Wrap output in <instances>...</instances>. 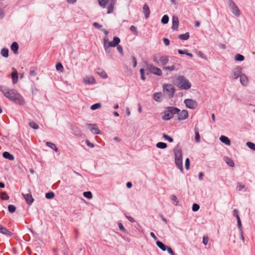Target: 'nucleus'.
I'll return each mask as SVG.
<instances>
[{
    "mask_svg": "<svg viewBox=\"0 0 255 255\" xmlns=\"http://www.w3.org/2000/svg\"><path fill=\"white\" fill-rule=\"evenodd\" d=\"M169 21V17L167 15H164L161 19V22L163 24H166Z\"/></svg>",
    "mask_w": 255,
    "mask_h": 255,
    "instance_id": "f704fd0d",
    "label": "nucleus"
},
{
    "mask_svg": "<svg viewBox=\"0 0 255 255\" xmlns=\"http://www.w3.org/2000/svg\"><path fill=\"white\" fill-rule=\"evenodd\" d=\"M29 126L33 128V129H38L39 128V126L36 124L35 122H31L29 123Z\"/></svg>",
    "mask_w": 255,
    "mask_h": 255,
    "instance_id": "e433bc0d",
    "label": "nucleus"
},
{
    "mask_svg": "<svg viewBox=\"0 0 255 255\" xmlns=\"http://www.w3.org/2000/svg\"><path fill=\"white\" fill-rule=\"evenodd\" d=\"M99 5L105 8L107 5L108 13L113 12L116 0H98Z\"/></svg>",
    "mask_w": 255,
    "mask_h": 255,
    "instance_id": "39448f33",
    "label": "nucleus"
},
{
    "mask_svg": "<svg viewBox=\"0 0 255 255\" xmlns=\"http://www.w3.org/2000/svg\"><path fill=\"white\" fill-rule=\"evenodd\" d=\"M172 29L174 30H177L179 25V19L176 16H173L172 19Z\"/></svg>",
    "mask_w": 255,
    "mask_h": 255,
    "instance_id": "dca6fc26",
    "label": "nucleus"
},
{
    "mask_svg": "<svg viewBox=\"0 0 255 255\" xmlns=\"http://www.w3.org/2000/svg\"><path fill=\"white\" fill-rule=\"evenodd\" d=\"M1 54L4 57L8 56V49L7 48H2L1 50Z\"/></svg>",
    "mask_w": 255,
    "mask_h": 255,
    "instance_id": "7c9ffc66",
    "label": "nucleus"
},
{
    "mask_svg": "<svg viewBox=\"0 0 255 255\" xmlns=\"http://www.w3.org/2000/svg\"><path fill=\"white\" fill-rule=\"evenodd\" d=\"M143 11L144 13L145 18H148L150 14V10L148 6L146 4H145L143 5Z\"/></svg>",
    "mask_w": 255,
    "mask_h": 255,
    "instance_id": "412c9836",
    "label": "nucleus"
},
{
    "mask_svg": "<svg viewBox=\"0 0 255 255\" xmlns=\"http://www.w3.org/2000/svg\"><path fill=\"white\" fill-rule=\"evenodd\" d=\"M178 119L179 121L185 120L188 117V112L187 110H184L178 113Z\"/></svg>",
    "mask_w": 255,
    "mask_h": 255,
    "instance_id": "4468645a",
    "label": "nucleus"
},
{
    "mask_svg": "<svg viewBox=\"0 0 255 255\" xmlns=\"http://www.w3.org/2000/svg\"><path fill=\"white\" fill-rule=\"evenodd\" d=\"M171 199L172 201L173 204L177 206L178 203V200L177 199V198L175 195H172L171 197Z\"/></svg>",
    "mask_w": 255,
    "mask_h": 255,
    "instance_id": "72a5a7b5",
    "label": "nucleus"
},
{
    "mask_svg": "<svg viewBox=\"0 0 255 255\" xmlns=\"http://www.w3.org/2000/svg\"><path fill=\"white\" fill-rule=\"evenodd\" d=\"M97 73L102 78L106 79L108 77L106 73L101 69H98L97 70Z\"/></svg>",
    "mask_w": 255,
    "mask_h": 255,
    "instance_id": "b1692460",
    "label": "nucleus"
},
{
    "mask_svg": "<svg viewBox=\"0 0 255 255\" xmlns=\"http://www.w3.org/2000/svg\"><path fill=\"white\" fill-rule=\"evenodd\" d=\"M242 68L238 66L234 68L232 71V77L233 79H237L242 75Z\"/></svg>",
    "mask_w": 255,
    "mask_h": 255,
    "instance_id": "9b49d317",
    "label": "nucleus"
},
{
    "mask_svg": "<svg viewBox=\"0 0 255 255\" xmlns=\"http://www.w3.org/2000/svg\"><path fill=\"white\" fill-rule=\"evenodd\" d=\"M0 91L10 101L20 105L24 104V101L22 97L16 90L0 86Z\"/></svg>",
    "mask_w": 255,
    "mask_h": 255,
    "instance_id": "f257e3e1",
    "label": "nucleus"
},
{
    "mask_svg": "<svg viewBox=\"0 0 255 255\" xmlns=\"http://www.w3.org/2000/svg\"><path fill=\"white\" fill-rule=\"evenodd\" d=\"M229 6L231 9L232 12L237 16L240 15V10L233 0H229Z\"/></svg>",
    "mask_w": 255,
    "mask_h": 255,
    "instance_id": "6e6552de",
    "label": "nucleus"
},
{
    "mask_svg": "<svg viewBox=\"0 0 255 255\" xmlns=\"http://www.w3.org/2000/svg\"><path fill=\"white\" fill-rule=\"evenodd\" d=\"M244 56L240 54H238L235 56V60L236 61H242L244 60Z\"/></svg>",
    "mask_w": 255,
    "mask_h": 255,
    "instance_id": "4c0bfd02",
    "label": "nucleus"
},
{
    "mask_svg": "<svg viewBox=\"0 0 255 255\" xmlns=\"http://www.w3.org/2000/svg\"><path fill=\"white\" fill-rule=\"evenodd\" d=\"M166 250H167L168 253L170 255H175L174 252L173 251L172 249L170 247L167 246Z\"/></svg>",
    "mask_w": 255,
    "mask_h": 255,
    "instance_id": "5fc2aeb1",
    "label": "nucleus"
},
{
    "mask_svg": "<svg viewBox=\"0 0 255 255\" xmlns=\"http://www.w3.org/2000/svg\"><path fill=\"white\" fill-rule=\"evenodd\" d=\"M86 143L87 145L88 146L90 147L93 148V147H94V144H93L92 143L90 142V141L88 140H86Z\"/></svg>",
    "mask_w": 255,
    "mask_h": 255,
    "instance_id": "052dcab7",
    "label": "nucleus"
},
{
    "mask_svg": "<svg viewBox=\"0 0 255 255\" xmlns=\"http://www.w3.org/2000/svg\"><path fill=\"white\" fill-rule=\"evenodd\" d=\"M11 77L12 79V83L13 84L17 83L18 81V75L17 70L14 68H12Z\"/></svg>",
    "mask_w": 255,
    "mask_h": 255,
    "instance_id": "f8f14e48",
    "label": "nucleus"
},
{
    "mask_svg": "<svg viewBox=\"0 0 255 255\" xmlns=\"http://www.w3.org/2000/svg\"><path fill=\"white\" fill-rule=\"evenodd\" d=\"M0 198L3 200H8L9 197V196L6 194V192H0Z\"/></svg>",
    "mask_w": 255,
    "mask_h": 255,
    "instance_id": "473e14b6",
    "label": "nucleus"
},
{
    "mask_svg": "<svg viewBox=\"0 0 255 255\" xmlns=\"http://www.w3.org/2000/svg\"><path fill=\"white\" fill-rule=\"evenodd\" d=\"M247 145L251 149L255 151V144L253 142L248 141L246 143Z\"/></svg>",
    "mask_w": 255,
    "mask_h": 255,
    "instance_id": "c9c22d12",
    "label": "nucleus"
},
{
    "mask_svg": "<svg viewBox=\"0 0 255 255\" xmlns=\"http://www.w3.org/2000/svg\"><path fill=\"white\" fill-rule=\"evenodd\" d=\"M237 223H238V227L240 230V231H243L242 230V223L240 217H238V219H237Z\"/></svg>",
    "mask_w": 255,
    "mask_h": 255,
    "instance_id": "8fccbe9b",
    "label": "nucleus"
},
{
    "mask_svg": "<svg viewBox=\"0 0 255 255\" xmlns=\"http://www.w3.org/2000/svg\"><path fill=\"white\" fill-rule=\"evenodd\" d=\"M200 208V206L198 204L196 203H194L192 206V210L194 212H196L199 210Z\"/></svg>",
    "mask_w": 255,
    "mask_h": 255,
    "instance_id": "37998d69",
    "label": "nucleus"
},
{
    "mask_svg": "<svg viewBox=\"0 0 255 255\" xmlns=\"http://www.w3.org/2000/svg\"><path fill=\"white\" fill-rule=\"evenodd\" d=\"M162 94L161 93H155L153 94L154 100L158 102H160L162 101Z\"/></svg>",
    "mask_w": 255,
    "mask_h": 255,
    "instance_id": "4be33fe9",
    "label": "nucleus"
},
{
    "mask_svg": "<svg viewBox=\"0 0 255 255\" xmlns=\"http://www.w3.org/2000/svg\"><path fill=\"white\" fill-rule=\"evenodd\" d=\"M156 245L158 246V248H159L161 250H162L163 251H165L166 250L167 246L165 245L163 243L159 241H156Z\"/></svg>",
    "mask_w": 255,
    "mask_h": 255,
    "instance_id": "bb28decb",
    "label": "nucleus"
},
{
    "mask_svg": "<svg viewBox=\"0 0 255 255\" xmlns=\"http://www.w3.org/2000/svg\"><path fill=\"white\" fill-rule=\"evenodd\" d=\"M0 233L8 236H10L12 234L10 231L7 230L5 228H4L1 225H0Z\"/></svg>",
    "mask_w": 255,
    "mask_h": 255,
    "instance_id": "6ab92c4d",
    "label": "nucleus"
},
{
    "mask_svg": "<svg viewBox=\"0 0 255 255\" xmlns=\"http://www.w3.org/2000/svg\"><path fill=\"white\" fill-rule=\"evenodd\" d=\"M56 69L57 71L63 72L64 68L61 63H58L56 65Z\"/></svg>",
    "mask_w": 255,
    "mask_h": 255,
    "instance_id": "58836bf2",
    "label": "nucleus"
},
{
    "mask_svg": "<svg viewBox=\"0 0 255 255\" xmlns=\"http://www.w3.org/2000/svg\"><path fill=\"white\" fill-rule=\"evenodd\" d=\"M118 226H119L120 230L122 232H126V230L122 223H120V222L118 223Z\"/></svg>",
    "mask_w": 255,
    "mask_h": 255,
    "instance_id": "3c124183",
    "label": "nucleus"
},
{
    "mask_svg": "<svg viewBox=\"0 0 255 255\" xmlns=\"http://www.w3.org/2000/svg\"><path fill=\"white\" fill-rule=\"evenodd\" d=\"M157 147L159 148L164 149L167 147V144L162 142H159L156 144Z\"/></svg>",
    "mask_w": 255,
    "mask_h": 255,
    "instance_id": "2f4dec72",
    "label": "nucleus"
},
{
    "mask_svg": "<svg viewBox=\"0 0 255 255\" xmlns=\"http://www.w3.org/2000/svg\"><path fill=\"white\" fill-rule=\"evenodd\" d=\"M54 197V192H47L45 194V197L49 199H52Z\"/></svg>",
    "mask_w": 255,
    "mask_h": 255,
    "instance_id": "79ce46f5",
    "label": "nucleus"
},
{
    "mask_svg": "<svg viewBox=\"0 0 255 255\" xmlns=\"http://www.w3.org/2000/svg\"><path fill=\"white\" fill-rule=\"evenodd\" d=\"M140 73L141 75V78L142 80H145V77L144 76V71L143 69H140Z\"/></svg>",
    "mask_w": 255,
    "mask_h": 255,
    "instance_id": "6e6d98bb",
    "label": "nucleus"
},
{
    "mask_svg": "<svg viewBox=\"0 0 255 255\" xmlns=\"http://www.w3.org/2000/svg\"><path fill=\"white\" fill-rule=\"evenodd\" d=\"M103 41L105 50L106 52H109L110 48L111 47H116L120 43L121 40L118 37L115 36L113 41L110 42L108 36H105L103 39Z\"/></svg>",
    "mask_w": 255,
    "mask_h": 255,
    "instance_id": "7ed1b4c3",
    "label": "nucleus"
},
{
    "mask_svg": "<svg viewBox=\"0 0 255 255\" xmlns=\"http://www.w3.org/2000/svg\"><path fill=\"white\" fill-rule=\"evenodd\" d=\"M3 157L5 158L8 159L10 160H14V156L10 154L8 152L4 151L2 154Z\"/></svg>",
    "mask_w": 255,
    "mask_h": 255,
    "instance_id": "a878e982",
    "label": "nucleus"
},
{
    "mask_svg": "<svg viewBox=\"0 0 255 255\" xmlns=\"http://www.w3.org/2000/svg\"><path fill=\"white\" fill-rule=\"evenodd\" d=\"M179 38L181 40H187L189 38V33L186 32L184 34L179 35Z\"/></svg>",
    "mask_w": 255,
    "mask_h": 255,
    "instance_id": "c85d7f7f",
    "label": "nucleus"
},
{
    "mask_svg": "<svg viewBox=\"0 0 255 255\" xmlns=\"http://www.w3.org/2000/svg\"><path fill=\"white\" fill-rule=\"evenodd\" d=\"M220 140L221 142L225 143V144L227 145H231V141L230 139L224 135H221L220 137Z\"/></svg>",
    "mask_w": 255,
    "mask_h": 255,
    "instance_id": "aec40b11",
    "label": "nucleus"
},
{
    "mask_svg": "<svg viewBox=\"0 0 255 255\" xmlns=\"http://www.w3.org/2000/svg\"><path fill=\"white\" fill-rule=\"evenodd\" d=\"M130 30L131 32H132L135 34H137V29L135 26L134 25H131L130 27Z\"/></svg>",
    "mask_w": 255,
    "mask_h": 255,
    "instance_id": "4d7b16f0",
    "label": "nucleus"
},
{
    "mask_svg": "<svg viewBox=\"0 0 255 255\" xmlns=\"http://www.w3.org/2000/svg\"><path fill=\"white\" fill-rule=\"evenodd\" d=\"M187 108L190 109H195L198 106V104L195 100L191 99H185L184 101Z\"/></svg>",
    "mask_w": 255,
    "mask_h": 255,
    "instance_id": "9d476101",
    "label": "nucleus"
},
{
    "mask_svg": "<svg viewBox=\"0 0 255 255\" xmlns=\"http://www.w3.org/2000/svg\"><path fill=\"white\" fill-rule=\"evenodd\" d=\"M83 195L88 199H91L93 197L92 192H83Z\"/></svg>",
    "mask_w": 255,
    "mask_h": 255,
    "instance_id": "a18cd8bd",
    "label": "nucleus"
},
{
    "mask_svg": "<svg viewBox=\"0 0 255 255\" xmlns=\"http://www.w3.org/2000/svg\"><path fill=\"white\" fill-rule=\"evenodd\" d=\"M180 110L177 108L170 107L164 112L162 119L164 120H169L171 119L174 114H178Z\"/></svg>",
    "mask_w": 255,
    "mask_h": 255,
    "instance_id": "423d86ee",
    "label": "nucleus"
},
{
    "mask_svg": "<svg viewBox=\"0 0 255 255\" xmlns=\"http://www.w3.org/2000/svg\"><path fill=\"white\" fill-rule=\"evenodd\" d=\"M117 50L118 51L122 54H123V49L121 45L118 44V45L116 46Z\"/></svg>",
    "mask_w": 255,
    "mask_h": 255,
    "instance_id": "13d9d810",
    "label": "nucleus"
},
{
    "mask_svg": "<svg viewBox=\"0 0 255 255\" xmlns=\"http://www.w3.org/2000/svg\"><path fill=\"white\" fill-rule=\"evenodd\" d=\"M101 107V105L100 103H96L94 105H93L91 107V109L92 110H95L96 109L100 108Z\"/></svg>",
    "mask_w": 255,
    "mask_h": 255,
    "instance_id": "ea45409f",
    "label": "nucleus"
},
{
    "mask_svg": "<svg viewBox=\"0 0 255 255\" xmlns=\"http://www.w3.org/2000/svg\"><path fill=\"white\" fill-rule=\"evenodd\" d=\"M227 164L231 166V167H234L235 164H234V162L233 161V160L230 158H229V157H226V160H225Z\"/></svg>",
    "mask_w": 255,
    "mask_h": 255,
    "instance_id": "c756f323",
    "label": "nucleus"
},
{
    "mask_svg": "<svg viewBox=\"0 0 255 255\" xmlns=\"http://www.w3.org/2000/svg\"><path fill=\"white\" fill-rule=\"evenodd\" d=\"M185 168L187 170H188L189 169V167H190V160H189V159L188 158H187L186 159V160H185Z\"/></svg>",
    "mask_w": 255,
    "mask_h": 255,
    "instance_id": "603ef678",
    "label": "nucleus"
},
{
    "mask_svg": "<svg viewBox=\"0 0 255 255\" xmlns=\"http://www.w3.org/2000/svg\"><path fill=\"white\" fill-rule=\"evenodd\" d=\"M245 188V186L241 184H239L237 186V189L238 190H243Z\"/></svg>",
    "mask_w": 255,
    "mask_h": 255,
    "instance_id": "e2e57ef3",
    "label": "nucleus"
},
{
    "mask_svg": "<svg viewBox=\"0 0 255 255\" xmlns=\"http://www.w3.org/2000/svg\"><path fill=\"white\" fill-rule=\"evenodd\" d=\"M240 82L242 84V85L246 86H247L249 83V79L247 76L244 74H242L240 76Z\"/></svg>",
    "mask_w": 255,
    "mask_h": 255,
    "instance_id": "a211bd4d",
    "label": "nucleus"
},
{
    "mask_svg": "<svg viewBox=\"0 0 255 255\" xmlns=\"http://www.w3.org/2000/svg\"><path fill=\"white\" fill-rule=\"evenodd\" d=\"M163 91L164 94L169 99L173 97L175 92V88L171 84H164L163 85Z\"/></svg>",
    "mask_w": 255,
    "mask_h": 255,
    "instance_id": "0eeeda50",
    "label": "nucleus"
},
{
    "mask_svg": "<svg viewBox=\"0 0 255 255\" xmlns=\"http://www.w3.org/2000/svg\"><path fill=\"white\" fill-rule=\"evenodd\" d=\"M11 50L14 52V54H16L17 53L18 49V45L17 42H14L11 45L10 47Z\"/></svg>",
    "mask_w": 255,
    "mask_h": 255,
    "instance_id": "393cba45",
    "label": "nucleus"
},
{
    "mask_svg": "<svg viewBox=\"0 0 255 255\" xmlns=\"http://www.w3.org/2000/svg\"><path fill=\"white\" fill-rule=\"evenodd\" d=\"M126 217L131 223L134 222V221H135L133 219V218L130 216H128L127 215H126Z\"/></svg>",
    "mask_w": 255,
    "mask_h": 255,
    "instance_id": "774afa93",
    "label": "nucleus"
},
{
    "mask_svg": "<svg viewBox=\"0 0 255 255\" xmlns=\"http://www.w3.org/2000/svg\"><path fill=\"white\" fill-rule=\"evenodd\" d=\"M147 69L149 72L157 76H161L162 74V71L158 67L153 66L152 64L147 65Z\"/></svg>",
    "mask_w": 255,
    "mask_h": 255,
    "instance_id": "1a4fd4ad",
    "label": "nucleus"
},
{
    "mask_svg": "<svg viewBox=\"0 0 255 255\" xmlns=\"http://www.w3.org/2000/svg\"><path fill=\"white\" fill-rule=\"evenodd\" d=\"M163 69L168 70L170 71H173L175 69V66L174 65H172L171 66H165L163 68Z\"/></svg>",
    "mask_w": 255,
    "mask_h": 255,
    "instance_id": "864d4df0",
    "label": "nucleus"
},
{
    "mask_svg": "<svg viewBox=\"0 0 255 255\" xmlns=\"http://www.w3.org/2000/svg\"><path fill=\"white\" fill-rule=\"evenodd\" d=\"M93 25L95 28H97L98 29H100L102 27L101 25H100V24H99L98 23L96 22H94Z\"/></svg>",
    "mask_w": 255,
    "mask_h": 255,
    "instance_id": "0e129e2a",
    "label": "nucleus"
},
{
    "mask_svg": "<svg viewBox=\"0 0 255 255\" xmlns=\"http://www.w3.org/2000/svg\"><path fill=\"white\" fill-rule=\"evenodd\" d=\"M132 61L133 63V66L134 67H135L137 65V62H136V60L135 58L133 56L132 57Z\"/></svg>",
    "mask_w": 255,
    "mask_h": 255,
    "instance_id": "69168bd1",
    "label": "nucleus"
},
{
    "mask_svg": "<svg viewBox=\"0 0 255 255\" xmlns=\"http://www.w3.org/2000/svg\"><path fill=\"white\" fill-rule=\"evenodd\" d=\"M163 40L164 43L165 44V45L168 46L169 45L170 41L168 39L164 38Z\"/></svg>",
    "mask_w": 255,
    "mask_h": 255,
    "instance_id": "680f3d73",
    "label": "nucleus"
},
{
    "mask_svg": "<svg viewBox=\"0 0 255 255\" xmlns=\"http://www.w3.org/2000/svg\"><path fill=\"white\" fill-rule=\"evenodd\" d=\"M163 137L167 140H168V141L170 142H172L173 141V139L172 137H171L170 136L167 135V134H166L165 133H164L163 134Z\"/></svg>",
    "mask_w": 255,
    "mask_h": 255,
    "instance_id": "c03bdc74",
    "label": "nucleus"
},
{
    "mask_svg": "<svg viewBox=\"0 0 255 255\" xmlns=\"http://www.w3.org/2000/svg\"><path fill=\"white\" fill-rule=\"evenodd\" d=\"M46 144L47 146L53 149L55 151L57 152L58 151V148H57L56 145L54 143L47 141L46 142Z\"/></svg>",
    "mask_w": 255,
    "mask_h": 255,
    "instance_id": "cd10ccee",
    "label": "nucleus"
},
{
    "mask_svg": "<svg viewBox=\"0 0 255 255\" xmlns=\"http://www.w3.org/2000/svg\"><path fill=\"white\" fill-rule=\"evenodd\" d=\"M197 54L198 55V56H199L200 57L203 58V59H207V57L200 51H198L197 52Z\"/></svg>",
    "mask_w": 255,
    "mask_h": 255,
    "instance_id": "de8ad7c7",
    "label": "nucleus"
},
{
    "mask_svg": "<svg viewBox=\"0 0 255 255\" xmlns=\"http://www.w3.org/2000/svg\"><path fill=\"white\" fill-rule=\"evenodd\" d=\"M175 84L178 88L182 90H187L191 87L190 82L182 75L177 77Z\"/></svg>",
    "mask_w": 255,
    "mask_h": 255,
    "instance_id": "f03ea898",
    "label": "nucleus"
},
{
    "mask_svg": "<svg viewBox=\"0 0 255 255\" xmlns=\"http://www.w3.org/2000/svg\"><path fill=\"white\" fill-rule=\"evenodd\" d=\"M159 60L163 65H165L168 62L169 57L167 56H161L159 58Z\"/></svg>",
    "mask_w": 255,
    "mask_h": 255,
    "instance_id": "5701e85b",
    "label": "nucleus"
},
{
    "mask_svg": "<svg viewBox=\"0 0 255 255\" xmlns=\"http://www.w3.org/2000/svg\"><path fill=\"white\" fill-rule=\"evenodd\" d=\"M195 140L197 143H199L200 141V136L199 133L198 131L195 132Z\"/></svg>",
    "mask_w": 255,
    "mask_h": 255,
    "instance_id": "49530a36",
    "label": "nucleus"
},
{
    "mask_svg": "<svg viewBox=\"0 0 255 255\" xmlns=\"http://www.w3.org/2000/svg\"><path fill=\"white\" fill-rule=\"evenodd\" d=\"M174 152L175 154V162L177 166L180 169L181 171H183V163L182 150L179 147L174 149Z\"/></svg>",
    "mask_w": 255,
    "mask_h": 255,
    "instance_id": "20e7f679",
    "label": "nucleus"
},
{
    "mask_svg": "<svg viewBox=\"0 0 255 255\" xmlns=\"http://www.w3.org/2000/svg\"><path fill=\"white\" fill-rule=\"evenodd\" d=\"M16 208L13 205H9L8 206V210L10 213H14L15 211Z\"/></svg>",
    "mask_w": 255,
    "mask_h": 255,
    "instance_id": "a19ab883",
    "label": "nucleus"
},
{
    "mask_svg": "<svg viewBox=\"0 0 255 255\" xmlns=\"http://www.w3.org/2000/svg\"><path fill=\"white\" fill-rule=\"evenodd\" d=\"M90 131L94 134L101 133V130L98 128L97 126L95 124H87Z\"/></svg>",
    "mask_w": 255,
    "mask_h": 255,
    "instance_id": "2eb2a0df",
    "label": "nucleus"
},
{
    "mask_svg": "<svg viewBox=\"0 0 255 255\" xmlns=\"http://www.w3.org/2000/svg\"><path fill=\"white\" fill-rule=\"evenodd\" d=\"M22 196L23 198L25 199L26 203L29 205H31L34 201V199L32 197V195L30 193H22Z\"/></svg>",
    "mask_w": 255,
    "mask_h": 255,
    "instance_id": "ddd939ff",
    "label": "nucleus"
},
{
    "mask_svg": "<svg viewBox=\"0 0 255 255\" xmlns=\"http://www.w3.org/2000/svg\"><path fill=\"white\" fill-rule=\"evenodd\" d=\"M209 241V238L207 236H204L203 237V243L205 245H207L208 244Z\"/></svg>",
    "mask_w": 255,
    "mask_h": 255,
    "instance_id": "09e8293b",
    "label": "nucleus"
},
{
    "mask_svg": "<svg viewBox=\"0 0 255 255\" xmlns=\"http://www.w3.org/2000/svg\"><path fill=\"white\" fill-rule=\"evenodd\" d=\"M83 82L85 84H94L95 83V80L92 76H87L83 78Z\"/></svg>",
    "mask_w": 255,
    "mask_h": 255,
    "instance_id": "f3484780",
    "label": "nucleus"
},
{
    "mask_svg": "<svg viewBox=\"0 0 255 255\" xmlns=\"http://www.w3.org/2000/svg\"><path fill=\"white\" fill-rule=\"evenodd\" d=\"M187 50H181V49H178V52L179 54H185L186 55V53H187Z\"/></svg>",
    "mask_w": 255,
    "mask_h": 255,
    "instance_id": "338daca9",
    "label": "nucleus"
},
{
    "mask_svg": "<svg viewBox=\"0 0 255 255\" xmlns=\"http://www.w3.org/2000/svg\"><path fill=\"white\" fill-rule=\"evenodd\" d=\"M233 215L236 217L237 219H238V217H240L239 215V212L237 209H234L233 210Z\"/></svg>",
    "mask_w": 255,
    "mask_h": 255,
    "instance_id": "bf43d9fd",
    "label": "nucleus"
}]
</instances>
